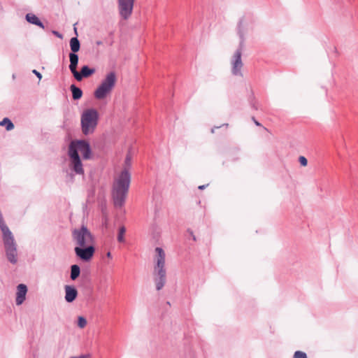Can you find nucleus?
I'll return each instance as SVG.
<instances>
[{
    "mask_svg": "<svg viewBox=\"0 0 358 358\" xmlns=\"http://www.w3.org/2000/svg\"><path fill=\"white\" fill-rule=\"evenodd\" d=\"M131 157L127 155L124 161L125 167L113 184V199L116 207L122 206L125 201L130 185L131 176L128 169L131 166Z\"/></svg>",
    "mask_w": 358,
    "mask_h": 358,
    "instance_id": "1",
    "label": "nucleus"
},
{
    "mask_svg": "<svg viewBox=\"0 0 358 358\" xmlns=\"http://www.w3.org/2000/svg\"><path fill=\"white\" fill-rule=\"evenodd\" d=\"M156 255L154 257L153 280L157 290L162 289L166 282V270L165 268L166 254L159 247L155 248Z\"/></svg>",
    "mask_w": 358,
    "mask_h": 358,
    "instance_id": "2",
    "label": "nucleus"
},
{
    "mask_svg": "<svg viewBox=\"0 0 358 358\" xmlns=\"http://www.w3.org/2000/svg\"><path fill=\"white\" fill-rule=\"evenodd\" d=\"M99 120V113L94 108L87 109L81 115V129L85 135L92 134Z\"/></svg>",
    "mask_w": 358,
    "mask_h": 358,
    "instance_id": "3",
    "label": "nucleus"
},
{
    "mask_svg": "<svg viewBox=\"0 0 358 358\" xmlns=\"http://www.w3.org/2000/svg\"><path fill=\"white\" fill-rule=\"evenodd\" d=\"M117 81V76L114 71L108 73L102 80L100 85L94 92V96L97 99H103L112 91Z\"/></svg>",
    "mask_w": 358,
    "mask_h": 358,
    "instance_id": "4",
    "label": "nucleus"
},
{
    "mask_svg": "<svg viewBox=\"0 0 358 358\" xmlns=\"http://www.w3.org/2000/svg\"><path fill=\"white\" fill-rule=\"evenodd\" d=\"M73 241L76 247H85L94 245V237L88 229L82 226L80 229H76L72 232Z\"/></svg>",
    "mask_w": 358,
    "mask_h": 358,
    "instance_id": "5",
    "label": "nucleus"
},
{
    "mask_svg": "<svg viewBox=\"0 0 358 358\" xmlns=\"http://www.w3.org/2000/svg\"><path fill=\"white\" fill-rule=\"evenodd\" d=\"M242 22L241 21L238 24V34L241 39L239 48L236 50V51L234 52V55L231 59V72L233 75L234 76H243V74L241 73V69L243 66V62L241 60V55H242V50L243 48V43H244V36L241 30Z\"/></svg>",
    "mask_w": 358,
    "mask_h": 358,
    "instance_id": "6",
    "label": "nucleus"
},
{
    "mask_svg": "<svg viewBox=\"0 0 358 358\" xmlns=\"http://www.w3.org/2000/svg\"><path fill=\"white\" fill-rule=\"evenodd\" d=\"M118 11L123 20H128L133 12L134 0H117Z\"/></svg>",
    "mask_w": 358,
    "mask_h": 358,
    "instance_id": "7",
    "label": "nucleus"
},
{
    "mask_svg": "<svg viewBox=\"0 0 358 358\" xmlns=\"http://www.w3.org/2000/svg\"><path fill=\"white\" fill-rule=\"evenodd\" d=\"M69 155L72 170L77 174H83L84 170L80 158L76 151L73 149V146H69Z\"/></svg>",
    "mask_w": 358,
    "mask_h": 358,
    "instance_id": "8",
    "label": "nucleus"
},
{
    "mask_svg": "<svg viewBox=\"0 0 358 358\" xmlns=\"http://www.w3.org/2000/svg\"><path fill=\"white\" fill-rule=\"evenodd\" d=\"M69 146H73V149L83 155V157L85 159L90 158L91 149L90 144L85 141H78L76 142H71Z\"/></svg>",
    "mask_w": 358,
    "mask_h": 358,
    "instance_id": "9",
    "label": "nucleus"
},
{
    "mask_svg": "<svg viewBox=\"0 0 358 358\" xmlns=\"http://www.w3.org/2000/svg\"><path fill=\"white\" fill-rule=\"evenodd\" d=\"M75 253L78 257L84 262H89L93 257L95 248L94 245L85 247H75Z\"/></svg>",
    "mask_w": 358,
    "mask_h": 358,
    "instance_id": "10",
    "label": "nucleus"
},
{
    "mask_svg": "<svg viewBox=\"0 0 358 358\" xmlns=\"http://www.w3.org/2000/svg\"><path fill=\"white\" fill-rule=\"evenodd\" d=\"M95 73V69L90 68L88 66H83L80 71L75 72L73 76L78 81H81L84 78H88Z\"/></svg>",
    "mask_w": 358,
    "mask_h": 358,
    "instance_id": "11",
    "label": "nucleus"
},
{
    "mask_svg": "<svg viewBox=\"0 0 358 358\" xmlns=\"http://www.w3.org/2000/svg\"><path fill=\"white\" fill-rule=\"evenodd\" d=\"M27 287L24 284H20L17 287L15 303L17 306L21 305L26 299Z\"/></svg>",
    "mask_w": 358,
    "mask_h": 358,
    "instance_id": "12",
    "label": "nucleus"
},
{
    "mask_svg": "<svg viewBox=\"0 0 358 358\" xmlns=\"http://www.w3.org/2000/svg\"><path fill=\"white\" fill-rule=\"evenodd\" d=\"M65 290V300L68 303L73 302L78 296V291L76 289L75 287L71 285H65L64 287Z\"/></svg>",
    "mask_w": 358,
    "mask_h": 358,
    "instance_id": "13",
    "label": "nucleus"
},
{
    "mask_svg": "<svg viewBox=\"0 0 358 358\" xmlns=\"http://www.w3.org/2000/svg\"><path fill=\"white\" fill-rule=\"evenodd\" d=\"M78 55L76 53H69V69L73 75L77 71V66L78 64Z\"/></svg>",
    "mask_w": 358,
    "mask_h": 358,
    "instance_id": "14",
    "label": "nucleus"
},
{
    "mask_svg": "<svg viewBox=\"0 0 358 358\" xmlns=\"http://www.w3.org/2000/svg\"><path fill=\"white\" fill-rule=\"evenodd\" d=\"M26 20L29 23L37 25V26L44 29L43 24L41 22V20L38 19V17L35 15L31 14V13L27 14Z\"/></svg>",
    "mask_w": 358,
    "mask_h": 358,
    "instance_id": "15",
    "label": "nucleus"
},
{
    "mask_svg": "<svg viewBox=\"0 0 358 358\" xmlns=\"http://www.w3.org/2000/svg\"><path fill=\"white\" fill-rule=\"evenodd\" d=\"M70 47L72 51L71 53H76L79 51L80 43L77 37H73L70 40Z\"/></svg>",
    "mask_w": 358,
    "mask_h": 358,
    "instance_id": "16",
    "label": "nucleus"
},
{
    "mask_svg": "<svg viewBox=\"0 0 358 358\" xmlns=\"http://www.w3.org/2000/svg\"><path fill=\"white\" fill-rule=\"evenodd\" d=\"M70 90L72 92L73 99L75 100L80 99L83 96V91L75 85H71Z\"/></svg>",
    "mask_w": 358,
    "mask_h": 358,
    "instance_id": "17",
    "label": "nucleus"
},
{
    "mask_svg": "<svg viewBox=\"0 0 358 358\" xmlns=\"http://www.w3.org/2000/svg\"><path fill=\"white\" fill-rule=\"evenodd\" d=\"M80 273V268L79 266L74 264L71 266V279L75 280Z\"/></svg>",
    "mask_w": 358,
    "mask_h": 358,
    "instance_id": "18",
    "label": "nucleus"
},
{
    "mask_svg": "<svg viewBox=\"0 0 358 358\" xmlns=\"http://www.w3.org/2000/svg\"><path fill=\"white\" fill-rule=\"evenodd\" d=\"M0 125L6 126V129L7 131H10L14 128V124L8 117H5L3 119L2 121H1Z\"/></svg>",
    "mask_w": 358,
    "mask_h": 358,
    "instance_id": "19",
    "label": "nucleus"
},
{
    "mask_svg": "<svg viewBox=\"0 0 358 358\" xmlns=\"http://www.w3.org/2000/svg\"><path fill=\"white\" fill-rule=\"evenodd\" d=\"M126 232V228L124 226H122L119 229L118 235H117V241L120 243L124 241V236Z\"/></svg>",
    "mask_w": 358,
    "mask_h": 358,
    "instance_id": "20",
    "label": "nucleus"
},
{
    "mask_svg": "<svg viewBox=\"0 0 358 358\" xmlns=\"http://www.w3.org/2000/svg\"><path fill=\"white\" fill-rule=\"evenodd\" d=\"M87 325V320L85 317L80 316L78 319V326L80 328H84Z\"/></svg>",
    "mask_w": 358,
    "mask_h": 358,
    "instance_id": "21",
    "label": "nucleus"
},
{
    "mask_svg": "<svg viewBox=\"0 0 358 358\" xmlns=\"http://www.w3.org/2000/svg\"><path fill=\"white\" fill-rule=\"evenodd\" d=\"M293 358H307V355L302 351H296L294 354Z\"/></svg>",
    "mask_w": 358,
    "mask_h": 358,
    "instance_id": "22",
    "label": "nucleus"
},
{
    "mask_svg": "<svg viewBox=\"0 0 358 358\" xmlns=\"http://www.w3.org/2000/svg\"><path fill=\"white\" fill-rule=\"evenodd\" d=\"M299 162L301 164V166H306L308 164V160L307 159L303 156H300L299 157Z\"/></svg>",
    "mask_w": 358,
    "mask_h": 358,
    "instance_id": "23",
    "label": "nucleus"
},
{
    "mask_svg": "<svg viewBox=\"0 0 358 358\" xmlns=\"http://www.w3.org/2000/svg\"><path fill=\"white\" fill-rule=\"evenodd\" d=\"M187 232L189 234V235L191 236V237L192 238V239H193L194 241H196V236H194V233H193L192 230H191V229H187Z\"/></svg>",
    "mask_w": 358,
    "mask_h": 358,
    "instance_id": "24",
    "label": "nucleus"
},
{
    "mask_svg": "<svg viewBox=\"0 0 358 358\" xmlns=\"http://www.w3.org/2000/svg\"><path fill=\"white\" fill-rule=\"evenodd\" d=\"M90 355L89 354L87 355H82L78 357H71L70 358H89Z\"/></svg>",
    "mask_w": 358,
    "mask_h": 358,
    "instance_id": "25",
    "label": "nucleus"
},
{
    "mask_svg": "<svg viewBox=\"0 0 358 358\" xmlns=\"http://www.w3.org/2000/svg\"><path fill=\"white\" fill-rule=\"evenodd\" d=\"M32 72H33V73H34V74H35V75H36V76L39 79H41L42 76H41V74L38 71H37L36 70H33V71H32Z\"/></svg>",
    "mask_w": 358,
    "mask_h": 358,
    "instance_id": "26",
    "label": "nucleus"
},
{
    "mask_svg": "<svg viewBox=\"0 0 358 358\" xmlns=\"http://www.w3.org/2000/svg\"><path fill=\"white\" fill-rule=\"evenodd\" d=\"M252 120L257 126H262L261 124L253 117Z\"/></svg>",
    "mask_w": 358,
    "mask_h": 358,
    "instance_id": "27",
    "label": "nucleus"
},
{
    "mask_svg": "<svg viewBox=\"0 0 358 358\" xmlns=\"http://www.w3.org/2000/svg\"><path fill=\"white\" fill-rule=\"evenodd\" d=\"M220 127H214L213 128L211 129V133H215V130L216 129H219Z\"/></svg>",
    "mask_w": 358,
    "mask_h": 358,
    "instance_id": "28",
    "label": "nucleus"
},
{
    "mask_svg": "<svg viewBox=\"0 0 358 358\" xmlns=\"http://www.w3.org/2000/svg\"><path fill=\"white\" fill-rule=\"evenodd\" d=\"M205 188H206V185H200V186L199 187V189H205Z\"/></svg>",
    "mask_w": 358,
    "mask_h": 358,
    "instance_id": "29",
    "label": "nucleus"
},
{
    "mask_svg": "<svg viewBox=\"0 0 358 358\" xmlns=\"http://www.w3.org/2000/svg\"><path fill=\"white\" fill-rule=\"evenodd\" d=\"M106 256H107V257H108V258H111V257H112L111 253H110V252H107Z\"/></svg>",
    "mask_w": 358,
    "mask_h": 358,
    "instance_id": "30",
    "label": "nucleus"
},
{
    "mask_svg": "<svg viewBox=\"0 0 358 358\" xmlns=\"http://www.w3.org/2000/svg\"><path fill=\"white\" fill-rule=\"evenodd\" d=\"M53 33H54L55 35H57V36H60V34H59L57 31H53Z\"/></svg>",
    "mask_w": 358,
    "mask_h": 358,
    "instance_id": "31",
    "label": "nucleus"
},
{
    "mask_svg": "<svg viewBox=\"0 0 358 358\" xmlns=\"http://www.w3.org/2000/svg\"><path fill=\"white\" fill-rule=\"evenodd\" d=\"M96 44H97L98 45H99L102 44V42H101V41H97V42H96Z\"/></svg>",
    "mask_w": 358,
    "mask_h": 358,
    "instance_id": "32",
    "label": "nucleus"
},
{
    "mask_svg": "<svg viewBox=\"0 0 358 358\" xmlns=\"http://www.w3.org/2000/svg\"><path fill=\"white\" fill-rule=\"evenodd\" d=\"M222 126H225L226 127H228V124H222Z\"/></svg>",
    "mask_w": 358,
    "mask_h": 358,
    "instance_id": "33",
    "label": "nucleus"
}]
</instances>
